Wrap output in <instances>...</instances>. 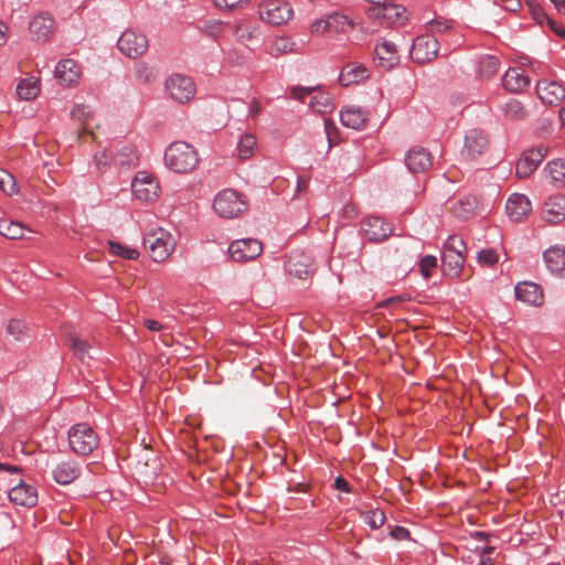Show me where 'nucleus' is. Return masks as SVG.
Returning a JSON list of instances; mask_svg holds the SVG:
<instances>
[{
  "instance_id": "f257e3e1",
  "label": "nucleus",
  "mask_w": 565,
  "mask_h": 565,
  "mask_svg": "<svg viewBox=\"0 0 565 565\" xmlns=\"http://www.w3.org/2000/svg\"><path fill=\"white\" fill-rule=\"evenodd\" d=\"M199 162L196 149L185 141H173L164 151V163L175 173L192 172Z\"/></svg>"
},
{
  "instance_id": "f03ea898",
  "label": "nucleus",
  "mask_w": 565,
  "mask_h": 565,
  "mask_svg": "<svg viewBox=\"0 0 565 565\" xmlns=\"http://www.w3.org/2000/svg\"><path fill=\"white\" fill-rule=\"evenodd\" d=\"M67 439L71 450L82 457L92 455L99 446L98 434L87 423H77L71 426Z\"/></svg>"
},
{
  "instance_id": "7ed1b4c3",
  "label": "nucleus",
  "mask_w": 565,
  "mask_h": 565,
  "mask_svg": "<svg viewBox=\"0 0 565 565\" xmlns=\"http://www.w3.org/2000/svg\"><path fill=\"white\" fill-rule=\"evenodd\" d=\"M213 209L223 218H235L247 211L248 202L242 193L232 189H224L216 194Z\"/></svg>"
},
{
  "instance_id": "20e7f679",
  "label": "nucleus",
  "mask_w": 565,
  "mask_h": 565,
  "mask_svg": "<svg viewBox=\"0 0 565 565\" xmlns=\"http://www.w3.org/2000/svg\"><path fill=\"white\" fill-rule=\"evenodd\" d=\"M143 245L153 262H163L174 249V241L170 233L161 227L148 232L143 236Z\"/></svg>"
},
{
  "instance_id": "39448f33",
  "label": "nucleus",
  "mask_w": 565,
  "mask_h": 565,
  "mask_svg": "<svg viewBox=\"0 0 565 565\" xmlns=\"http://www.w3.org/2000/svg\"><path fill=\"white\" fill-rule=\"evenodd\" d=\"M258 14L268 24L281 25L292 18L294 10L286 0H262L258 3Z\"/></svg>"
},
{
  "instance_id": "423d86ee",
  "label": "nucleus",
  "mask_w": 565,
  "mask_h": 565,
  "mask_svg": "<svg viewBox=\"0 0 565 565\" xmlns=\"http://www.w3.org/2000/svg\"><path fill=\"white\" fill-rule=\"evenodd\" d=\"M117 46L127 57L137 58L147 52L149 42L145 33L128 29L119 36Z\"/></svg>"
},
{
  "instance_id": "0eeeda50",
  "label": "nucleus",
  "mask_w": 565,
  "mask_h": 565,
  "mask_svg": "<svg viewBox=\"0 0 565 565\" xmlns=\"http://www.w3.org/2000/svg\"><path fill=\"white\" fill-rule=\"evenodd\" d=\"M166 89L171 98L183 104L192 99L196 87L193 79L186 75L173 74L166 81Z\"/></svg>"
},
{
  "instance_id": "6e6552de",
  "label": "nucleus",
  "mask_w": 565,
  "mask_h": 565,
  "mask_svg": "<svg viewBox=\"0 0 565 565\" xmlns=\"http://www.w3.org/2000/svg\"><path fill=\"white\" fill-rule=\"evenodd\" d=\"M439 51V42L429 34L418 35L411 50V57L418 64L428 63L437 57Z\"/></svg>"
},
{
  "instance_id": "1a4fd4ad",
  "label": "nucleus",
  "mask_w": 565,
  "mask_h": 565,
  "mask_svg": "<svg viewBox=\"0 0 565 565\" xmlns=\"http://www.w3.org/2000/svg\"><path fill=\"white\" fill-rule=\"evenodd\" d=\"M131 189L136 199L150 202L158 198L159 184L151 173L139 171L131 182Z\"/></svg>"
},
{
  "instance_id": "9d476101",
  "label": "nucleus",
  "mask_w": 565,
  "mask_h": 565,
  "mask_svg": "<svg viewBox=\"0 0 565 565\" xmlns=\"http://www.w3.org/2000/svg\"><path fill=\"white\" fill-rule=\"evenodd\" d=\"M263 252V245L255 238H242L232 242L228 253L234 262H248L258 257Z\"/></svg>"
},
{
  "instance_id": "9b49d317",
  "label": "nucleus",
  "mask_w": 565,
  "mask_h": 565,
  "mask_svg": "<svg viewBox=\"0 0 565 565\" xmlns=\"http://www.w3.org/2000/svg\"><path fill=\"white\" fill-rule=\"evenodd\" d=\"M108 160L114 161L116 166H134L138 161L136 148L131 145H125L114 154L111 150L105 149L95 154V161L98 167L106 166Z\"/></svg>"
},
{
  "instance_id": "f8f14e48",
  "label": "nucleus",
  "mask_w": 565,
  "mask_h": 565,
  "mask_svg": "<svg viewBox=\"0 0 565 565\" xmlns=\"http://www.w3.org/2000/svg\"><path fill=\"white\" fill-rule=\"evenodd\" d=\"M547 153L545 146L525 151L515 164V174L520 179L527 178L534 172Z\"/></svg>"
},
{
  "instance_id": "ddd939ff",
  "label": "nucleus",
  "mask_w": 565,
  "mask_h": 565,
  "mask_svg": "<svg viewBox=\"0 0 565 565\" xmlns=\"http://www.w3.org/2000/svg\"><path fill=\"white\" fill-rule=\"evenodd\" d=\"M286 270L289 275L305 279L315 273V264L310 255L305 252H292L286 262Z\"/></svg>"
},
{
  "instance_id": "4468645a",
  "label": "nucleus",
  "mask_w": 565,
  "mask_h": 565,
  "mask_svg": "<svg viewBox=\"0 0 565 565\" xmlns=\"http://www.w3.org/2000/svg\"><path fill=\"white\" fill-rule=\"evenodd\" d=\"M54 76L62 86L72 87L79 83L82 67L75 60L64 58L56 64Z\"/></svg>"
},
{
  "instance_id": "2eb2a0df",
  "label": "nucleus",
  "mask_w": 565,
  "mask_h": 565,
  "mask_svg": "<svg viewBox=\"0 0 565 565\" xmlns=\"http://www.w3.org/2000/svg\"><path fill=\"white\" fill-rule=\"evenodd\" d=\"M11 503L24 508H33L38 503V490L34 486L20 480L8 491Z\"/></svg>"
},
{
  "instance_id": "dca6fc26",
  "label": "nucleus",
  "mask_w": 565,
  "mask_h": 565,
  "mask_svg": "<svg viewBox=\"0 0 565 565\" xmlns=\"http://www.w3.org/2000/svg\"><path fill=\"white\" fill-rule=\"evenodd\" d=\"M488 147L489 140L486 134L480 129H471L465 136L461 154L467 159H475L484 153Z\"/></svg>"
},
{
  "instance_id": "f3484780",
  "label": "nucleus",
  "mask_w": 565,
  "mask_h": 565,
  "mask_svg": "<svg viewBox=\"0 0 565 565\" xmlns=\"http://www.w3.org/2000/svg\"><path fill=\"white\" fill-rule=\"evenodd\" d=\"M82 473L81 465L74 459H66L56 462L51 470L54 481L62 486L74 482Z\"/></svg>"
},
{
  "instance_id": "a211bd4d",
  "label": "nucleus",
  "mask_w": 565,
  "mask_h": 565,
  "mask_svg": "<svg viewBox=\"0 0 565 565\" xmlns=\"http://www.w3.org/2000/svg\"><path fill=\"white\" fill-rule=\"evenodd\" d=\"M365 237L373 242H382L393 233V227L379 216H369L362 222Z\"/></svg>"
},
{
  "instance_id": "6ab92c4d",
  "label": "nucleus",
  "mask_w": 565,
  "mask_h": 565,
  "mask_svg": "<svg viewBox=\"0 0 565 565\" xmlns=\"http://www.w3.org/2000/svg\"><path fill=\"white\" fill-rule=\"evenodd\" d=\"M518 300L525 305L540 307L544 302L543 289L540 285L531 281H522L516 284L514 288Z\"/></svg>"
},
{
  "instance_id": "aec40b11",
  "label": "nucleus",
  "mask_w": 565,
  "mask_h": 565,
  "mask_svg": "<svg viewBox=\"0 0 565 565\" xmlns=\"http://www.w3.org/2000/svg\"><path fill=\"white\" fill-rule=\"evenodd\" d=\"M505 211L511 221L520 222L531 213L532 204L526 195L513 193L507 201Z\"/></svg>"
},
{
  "instance_id": "412c9836",
  "label": "nucleus",
  "mask_w": 565,
  "mask_h": 565,
  "mask_svg": "<svg viewBox=\"0 0 565 565\" xmlns=\"http://www.w3.org/2000/svg\"><path fill=\"white\" fill-rule=\"evenodd\" d=\"M374 14L383 20L382 23L387 25H403L408 20L406 8L395 1H390Z\"/></svg>"
},
{
  "instance_id": "4be33fe9",
  "label": "nucleus",
  "mask_w": 565,
  "mask_h": 565,
  "mask_svg": "<svg viewBox=\"0 0 565 565\" xmlns=\"http://www.w3.org/2000/svg\"><path fill=\"white\" fill-rule=\"evenodd\" d=\"M539 98L547 105H557L565 96V89L555 81L542 79L536 84Z\"/></svg>"
},
{
  "instance_id": "5701e85b",
  "label": "nucleus",
  "mask_w": 565,
  "mask_h": 565,
  "mask_svg": "<svg viewBox=\"0 0 565 565\" xmlns=\"http://www.w3.org/2000/svg\"><path fill=\"white\" fill-rule=\"evenodd\" d=\"M543 217L551 224H558L565 218V196L551 195L544 202Z\"/></svg>"
},
{
  "instance_id": "b1692460",
  "label": "nucleus",
  "mask_w": 565,
  "mask_h": 565,
  "mask_svg": "<svg viewBox=\"0 0 565 565\" xmlns=\"http://www.w3.org/2000/svg\"><path fill=\"white\" fill-rule=\"evenodd\" d=\"M478 206V200L473 195H460L448 201L449 211L460 220H467L473 215Z\"/></svg>"
},
{
  "instance_id": "393cba45",
  "label": "nucleus",
  "mask_w": 565,
  "mask_h": 565,
  "mask_svg": "<svg viewBox=\"0 0 565 565\" xmlns=\"http://www.w3.org/2000/svg\"><path fill=\"white\" fill-rule=\"evenodd\" d=\"M405 163L413 173L427 171L433 164V158L429 151L424 148H413L408 151Z\"/></svg>"
},
{
  "instance_id": "a878e982",
  "label": "nucleus",
  "mask_w": 565,
  "mask_h": 565,
  "mask_svg": "<svg viewBox=\"0 0 565 565\" xmlns=\"http://www.w3.org/2000/svg\"><path fill=\"white\" fill-rule=\"evenodd\" d=\"M54 25L52 17L40 13L31 20L29 29L35 41H45L53 34Z\"/></svg>"
},
{
  "instance_id": "bb28decb",
  "label": "nucleus",
  "mask_w": 565,
  "mask_h": 565,
  "mask_svg": "<svg viewBox=\"0 0 565 565\" xmlns=\"http://www.w3.org/2000/svg\"><path fill=\"white\" fill-rule=\"evenodd\" d=\"M369 76V68L359 62H352L343 66L339 75V82L342 86H350L363 82Z\"/></svg>"
},
{
  "instance_id": "cd10ccee",
  "label": "nucleus",
  "mask_w": 565,
  "mask_h": 565,
  "mask_svg": "<svg viewBox=\"0 0 565 565\" xmlns=\"http://www.w3.org/2000/svg\"><path fill=\"white\" fill-rule=\"evenodd\" d=\"M502 84L507 90L520 93L529 86L530 78L522 68L511 67L503 75Z\"/></svg>"
},
{
  "instance_id": "c85d7f7f",
  "label": "nucleus",
  "mask_w": 565,
  "mask_h": 565,
  "mask_svg": "<svg viewBox=\"0 0 565 565\" xmlns=\"http://www.w3.org/2000/svg\"><path fill=\"white\" fill-rule=\"evenodd\" d=\"M340 119L343 126L361 130L367 122V111L362 107L349 106L341 110Z\"/></svg>"
},
{
  "instance_id": "c756f323",
  "label": "nucleus",
  "mask_w": 565,
  "mask_h": 565,
  "mask_svg": "<svg viewBox=\"0 0 565 565\" xmlns=\"http://www.w3.org/2000/svg\"><path fill=\"white\" fill-rule=\"evenodd\" d=\"M544 262L548 270L558 277H565V248L552 246L544 252Z\"/></svg>"
},
{
  "instance_id": "7c9ffc66",
  "label": "nucleus",
  "mask_w": 565,
  "mask_h": 565,
  "mask_svg": "<svg viewBox=\"0 0 565 565\" xmlns=\"http://www.w3.org/2000/svg\"><path fill=\"white\" fill-rule=\"evenodd\" d=\"M375 56L380 65L386 68L393 67L398 62V52L396 45L387 40L377 43L374 49Z\"/></svg>"
},
{
  "instance_id": "2f4dec72",
  "label": "nucleus",
  "mask_w": 565,
  "mask_h": 565,
  "mask_svg": "<svg viewBox=\"0 0 565 565\" xmlns=\"http://www.w3.org/2000/svg\"><path fill=\"white\" fill-rule=\"evenodd\" d=\"M425 29L429 35L451 34L456 30V22L451 19L436 15L435 18L425 22Z\"/></svg>"
},
{
  "instance_id": "473e14b6",
  "label": "nucleus",
  "mask_w": 565,
  "mask_h": 565,
  "mask_svg": "<svg viewBox=\"0 0 565 565\" xmlns=\"http://www.w3.org/2000/svg\"><path fill=\"white\" fill-rule=\"evenodd\" d=\"M465 260V255L451 254L443 250L441 264L445 275L451 278L459 277L462 271Z\"/></svg>"
},
{
  "instance_id": "72a5a7b5",
  "label": "nucleus",
  "mask_w": 565,
  "mask_h": 565,
  "mask_svg": "<svg viewBox=\"0 0 565 565\" xmlns=\"http://www.w3.org/2000/svg\"><path fill=\"white\" fill-rule=\"evenodd\" d=\"M327 24H329V32L347 33L353 29V21L345 14L340 12H332L327 14Z\"/></svg>"
},
{
  "instance_id": "f704fd0d",
  "label": "nucleus",
  "mask_w": 565,
  "mask_h": 565,
  "mask_svg": "<svg viewBox=\"0 0 565 565\" xmlns=\"http://www.w3.org/2000/svg\"><path fill=\"white\" fill-rule=\"evenodd\" d=\"M40 93V81L35 77H26L19 82L17 94L21 99L32 100Z\"/></svg>"
},
{
  "instance_id": "c9c22d12",
  "label": "nucleus",
  "mask_w": 565,
  "mask_h": 565,
  "mask_svg": "<svg viewBox=\"0 0 565 565\" xmlns=\"http://www.w3.org/2000/svg\"><path fill=\"white\" fill-rule=\"evenodd\" d=\"M256 137L253 134L245 132L243 134L237 142L236 150L237 156L242 160H247L252 158L254 154V150L256 148Z\"/></svg>"
},
{
  "instance_id": "e433bc0d",
  "label": "nucleus",
  "mask_w": 565,
  "mask_h": 565,
  "mask_svg": "<svg viewBox=\"0 0 565 565\" xmlns=\"http://www.w3.org/2000/svg\"><path fill=\"white\" fill-rule=\"evenodd\" d=\"M500 62L493 55H483L478 62V74L480 77L490 78L499 71Z\"/></svg>"
},
{
  "instance_id": "4c0bfd02",
  "label": "nucleus",
  "mask_w": 565,
  "mask_h": 565,
  "mask_svg": "<svg viewBox=\"0 0 565 565\" xmlns=\"http://www.w3.org/2000/svg\"><path fill=\"white\" fill-rule=\"evenodd\" d=\"M545 171L547 172L551 182L556 186L565 182V159H556L547 163Z\"/></svg>"
},
{
  "instance_id": "58836bf2",
  "label": "nucleus",
  "mask_w": 565,
  "mask_h": 565,
  "mask_svg": "<svg viewBox=\"0 0 565 565\" xmlns=\"http://www.w3.org/2000/svg\"><path fill=\"white\" fill-rule=\"evenodd\" d=\"M24 226L20 222L0 221V235L9 239H20L24 236Z\"/></svg>"
},
{
  "instance_id": "ea45409f",
  "label": "nucleus",
  "mask_w": 565,
  "mask_h": 565,
  "mask_svg": "<svg viewBox=\"0 0 565 565\" xmlns=\"http://www.w3.org/2000/svg\"><path fill=\"white\" fill-rule=\"evenodd\" d=\"M310 108L318 114H328L334 108L328 94L319 93L315 95L309 104Z\"/></svg>"
},
{
  "instance_id": "a19ab883",
  "label": "nucleus",
  "mask_w": 565,
  "mask_h": 565,
  "mask_svg": "<svg viewBox=\"0 0 565 565\" xmlns=\"http://www.w3.org/2000/svg\"><path fill=\"white\" fill-rule=\"evenodd\" d=\"M504 116L511 120H520L526 116L523 104L514 98L509 99L503 106Z\"/></svg>"
},
{
  "instance_id": "79ce46f5",
  "label": "nucleus",
  "mask_w": 565,
  "mask_h": 565,
  "mask_svg": "<svg viewBox=\"0 0 565 565\" xmlns=\"http://www.w3.org/2000/svg\"><path fill=\"white\" fill-rule=\"evenodd\" d=\"M109 252L115 255L119 256L124 259H130L135 260L139 257V252L136 248L125 246L120 243L109 241L108 242Z\"/></svg>"
},
{
  "instance_id": "37998d69",
  "label": "nucleus",
  "mask_w": 565,
  "mask_h": 565,
  "mask_svg": "<svg viewBox=\"0 0 565 565\" xmlns=\"http://www.w3.org/2000/svg\"><path fill=\"white\" fill-rule=\"evenodd\" d=\"M70 347L73 350L74 354L81 360L84 361L88 355L89 344L79 339L77 335H70Z\"/></svg>"
},
{
  "instance_id": "c03bdc74",
  "label": "nucleus",
  "mask_w": 565,
  "mask_h": 565,
  "mask_svg": "<svg viewBox=\"0 0 565 565\" xmlns=\"http://www.w3.org/2000/svg\"><path fill=\"white\" fill-rule=\"evenodd\" d=\"M466 249L467 246L465 241L457 235L449 236L444 245V252H448L451 254L465 255Z\"/></svg>"
},
{
  "instance_id": "a18cd8bd",
  "label": "nucleus",
  "mask_w": 565,
  "mask_h": 565,
  "mask_svg": "<svg viewBox=\"0 0 565 565\" xmlns=\"http://www.w3.org/2000/svg\"><path fill=\"white\" fill-rule=\"evenodd\" d=\"M8 332L14 337L15 340H21L29 332L26 321L21 319H12L8 323Z\"/></svg>"
},
{
  "instance_id": "49530a36",
  "label": "nucleus",
  "mask_w": 565,
  "mask_h": 565,
  "mask_svg": "<svg viewBox=\"0 0 565 565\" xmlns=\"http://www.w3.org/2000/svg\"><path fill=\"white\" fill-rule=\"evenodd\" d=\"M0 190L9 195L18 190L14 177L4 169H0Z\"/></svg>"
},
{
  "instance_id": "de8ad7c7",
  "label": "nucleus",
  "mask_w": 565,
  "mask_h": 565,
  "mask_svg": "<svg viewBox=\"0 0 565 565\" xmlns=\"http://www.w3.org/2000/svg\"><path fill=\"white\" fill-rule=\"evenodd\" d=\"M385 514L381 510H369L363 513V520L364 522L371 527V529H379L381 527L385 522Z\"/></svg>"
},
{
  "instance_id": "09e8293b",
  "label": "nucleus",
  "mask_w": 565,
  "mask_h": 565,
  "mask_svg": "<svg viewBox=\"0 0 565 565\" xmlns=\"http://www.w3.org/2000/svg\"><path fill=\"white\" fill-rule=\"evenodd\" d=\"M294 43L286 36L276 38L270 46V54L277 56L292 51Z\"/></svg>"
},
{
  "instance_id": "8fccbe9b",
  "label": "nucleus",
  "mask_w": 565,
  "mask_h": 565,
  "mask_svg": "<svg viewBox=\"0 0 565 565\" xmlns=\"http://www.w3.org/2000/svg\"><path fill=\"white\" fill-rule=\"evenodd\" d=\"M477 258L480 265L493 267L499 262V254L493 248H483L478 252Z\"/></svg>"
},
{
  "instance_id": "3c124183",
  "label": "nucleus",
  "mask_w": 565,
  "mask_h": 565,
  "mask_svg": "<svg viewBox=\"0 0 565 565\" xmlns=\"http://www.w3.org/2000/svg\"><path fill=\"white\" fill-rule=\"evenodd\" d=\"M437 266V258L433 255H426L419 260V269L425 278L430 277V271Z\"/></svg>"
},
{
  "instance_id": "603ef678",
  "label": "nucleus",
  "mask_w": 565,
  "mask_h": 565,
  "mask_svg": "<svg viewBox=\"0 0 565 565\" xmlns=\"http://www.w3.org/2000/svg\"><path fill=\"white\" fill-rule=\"evenodd\" d=\"M310 31L313 34H323L329 32V24H327V15L315 20L310 25Z\"/></svg>"
},
{
  "instance_id": "864d4df0",
  "label": "nucleus",
  "mask_w": 565,
  "mask_h": 565,
  "mask_svg": "<svg viewBox=\"0 0 565 565\" xmlns=\"http://www.w3.org/2000/svg\"><path fill=\"white\" fill-rule=\"evenodd\" d=\"M213 4L218 9L232 10L248 0H212Z\"/></svg>"
},
{
  "instance_id": "5fc2aeb1",
  "label": "nucleus",
  "mask_w": 565,
  "mask_h": 565,
  "mask_svg": "<svg viewBox=\"0 0 565 565\" xmlns=\"http://www.w3.org/2000/svg\"><path fill=\"white\" fill-rule=\"evenodd\" d=\"M391 536L397 541H404V540H408L411 537V533L406 527L396 525L391 531Z\"/></svg>"
},
{
  "instance_id": "6e6d98bb",
  "label": "nucleus",
  "mask_w": 565,
  "mask_h": 565,
  "mask_svg": "<svg viewBox=\"0 0 565 565\" xmlns=\"http://www.w3.org/2000/svg\"><path fill=\"white\" fill-rule=\"evenodd\" d=\"M334 488L337 490L345 492V493H350L351 492V487H350L349 482L343 477H341V476L335 478V480H334Z\"/></svg>"
},
{
  "instance_id": "4d7b16f0",
  "label": "nucleus",
  "mask_w": 565,
  "mask_h": 565,
  "mask_svg": "<svg viewBox=\"0 0 565 565\" xmlns=\"http://www.w3.org/2000/svg\"><path fill=\"white\" fill-rule=\"evenodd\" d=\"M262 110V106L259 102L255 98H253L248 105L247 116L248 117H255L257 116Z\"/></svg>"
},
{
  "instance_id": "13d9d810",
  "label": "nucleus",
  "mask_w": 565,
  "mask_h": 565,
  "mask_svg": "<svg viewBox=\"0 0 565 565\" xmlns=\"http://www.w3.org/2000/svg\"><path fill=\"white\" fill-rule=\"evenodd\" d=\"M310 93H311V89L303 88V87H294L291 90L292 96L299 100H303L305 96Z\"/></svg>"
},
{
  "instance_id": "bf43d9fd",
  "label": "nucleus",
  "mask_w": 565,
  "mask_h": 565,
  "mask_svg": "<svg viewBox=\"0 0 565 565\" xmlns=\"http://www.w3.org/2000/svg\"><path fill=\"white\" fill-rule=\"evenodd\" d=\"M145 327L150 331H160L163 329V326L153 319L145 320Z\"/></svg>"
},
{
  "instance_id": "052dcab7",
  "label": "nucleus",
  "mask_w": 565,
  "mask_h": 565,
  "mask_svg": "<svg viewBox=\"0 0 565 565\" xmlns=\"http://www.w3.org/2000/svg\"><path fill=\"white\" fill-rule=\"evenodd\" d=\"M490 536L491 535L488 532H483V531H475V532L470 533V537L476 541L488 542L490 540Z\"/></svg>"
},
{
  "instance_id": "680f3d73",
  "label": "nucleus",
  "mask_w": 565,
  "mask_h": 565,
  "mask_svg": "<svg viewBox=\"0 0 565 565\" xmlns=\"http://www.w3.org/2000/svg\"><path fill=\"white\" fill-rule=\"evenodd\" d=\"M494 546L486 545L479 550L480 559H491L490 555L494 552Z\"/></svg>"
},
{
  "instance_id": "e2e57ef3",
  "label": "nucleus",
  "mask_w": 565,
  "mask_h": 565,
  "mask_svg": "<svg viewBox=\"0 0 565 565\" xmlns=\"http://www.w3.org/2000/svg\"><path fill=\"white\" fill-rule=\"evenodd\" d=\"M0 471H7L9 473H19L21 472V469L18 466H10L0 462Z\"/></svg>"
},
{
  "instance_id": "0e129e2a",
  "label": "nucleus",
  "mask_w": 565,
  "mask_h": 565,
  "mask_svg": "<svg viewBox=\"0 0 565 565\" xmlns=\"http://www.w3.org/2000/svg\"><path fill=\"white\" fill-rule=\"evenodd\" d=\"M323 124H324V131L328 135V138L330 139L331 130L335 129V126H334L332 119H330V118H324Z\"/></svg>"
},
{
  "instance_id": "69168bd1",
  "label": "nucleus",
  "mask_w": 565,
  "mask_h": 565,
  "mask_svg": "<svg viewBox=\"0 0 565 565\" xmlns=\"http://www.w3.org/2000/svg\"><path fill=\"white\" fill-rule=\"evenodd\" d=\"M309 181L303 178H298L297 180V191L302 192L306 191L308 188Z\"/></svg>"
},
{
  "instance_id": "338daca9",
  "label": "nucleus",
  "mask_w": 565,
  "mask_h": 565,
  "mask_svg": "<svg viewBox=\"0 0 565 565\" xmlns=\"http://www.w3.org/2000/svg\"><path fill=\"white\" fill-rule=\"evenodd\" d=\"M7 31H8V26L0 22V45L4 44L6 41H7Z\"/></svg>"
},
{
  "instance_id": "774afa93",
  "label": "nucleus",
  "mask_w": 565,
  "mask_h": 565,
  "mask_svg": "<svg viewBox=\"0 0 565 565\" xmlns=\"http://www.w3.org/2000/svg\"><path fill=\"white\" fill-rule=\"evenodd\" d=\"M558 12L565 14V0H551Z\"/></svg>"
}]
</instances>
